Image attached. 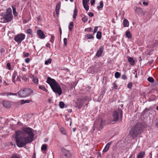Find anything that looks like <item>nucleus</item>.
<instances>
[{"label":"nucleus","mask_w":158,"mask_h":158,"mask_svg":"<svg viewBox=\"0 0 158 158\" xmlns=\"http://www.w3.org/2000/svg\"><path fill=\"white\" fill-rule=\"evenodd\" d=\"M22 130L16 131L13 135L17 146L19 148L23 147L33 141L34 136L32 129L29 127H23Z\"/></svg>","instance_id":"obj_1"},{"label":"nucleus","mask_w":158,"mask_h":158,"mask_svg":"<svg viewBox=\"0 0 158 158\" xmlns=\"http://www.w3.org/2000/svg\"><path fill=\"white\" fill-rule=\"evenodd\" d=\"M46 82L50 85L53 91L56 94H58L59 95L61 94V89L59 85L55 79L48 77Z\"/></svg>","instance_id":"obj_2"},{"label":"nucleus","mask_w":158,"mask_h":158,"mask_svg":"<svg viewBox=\"0 0 158 158\" xmlns=\"http://www.w3.org/2000/svg\"><path fill=\"white\" fill-rule=\"evenodd\" d=\"M140 126L139 125H136L131 129L130 134L133 137H136L141 132Z\"/></svg>","instance_id":"obj_3"},{"label":"nucleus","mask_w":158,"mask_h":158,"mask_svg":"<svg viewBox=\"0 0 158 158\" xmlns=\"http://www.w3.org/2000/svg\"><path fill=\"white\" fill-rule=\"evenodd\" d=\"M32 92L31 89L29 88H27L20 90L18 93L20 97L24 98L29 96Z\"/></svg>","instance_id":"obj_4"},{"label":"nucleus","mask_w":158,"mask_h":158,"mask_svg":"<svg viewBox=\"0 0 158 158\" xmlns=\"http://www.w3.org/2000/svg\"><path fill=\"white\" fill-rule=\"evenodd\" d=\"M105 125V121L102 118L97 119L94 125V127L98 129L99 130H101Z\"/></svg>","instance_id":"obj_5"},{"label":"nucleus","mask_w":158,"mask_h":158,"mask_svg":"<svg viewBox=\"0 0 158 158\" xmlns=\"http://www.w3.org/2000/svg\"><path fill=\"white\" fill-rule=\"evenodd\" d=\"M119 114H120V117L122 118L123 117V113L121 110H118V112L115 111L113 112V121H118Z\"/></svg>","instance_id":"obj_6"},{"label":"nucleus","mask_w":158,"mask_h":158,"mask_svg":"<svg viewBox=\"0 0 158 158\" xmlns=\"http://www.w3.org/2000/svg\"><path fill=\"white\" fill-rule=\"evenodd\" d=\"M13 17L5 14L3 17L0 19V22L2 23H7L10 22Z\"/></svg>","instance_id":"obj_7"},{"label":"nucleus","mask_w":158,"mask_h":158,"mask_svg":"<svg viewBox=\"0 0 158 158\" xmlns=\"http://www.w3.org/2000/svg\"><path fill=\"white\" fill-rule=\"evenodd\" d=\"M25 35L23 33H21L15 35L14 36V40L15 41L18 43H21V42L25 39Z\"/></svg>","instance_id":"obj_8"},{"label":"nucleus","mask_w":158,"mask_h":158,"mask_svg":"<svg viewBox=\"0 0 158 158\" xmlns=\"http://www.w3.org/2000/svg\"><path fill=\"white\" fill-rule=\"evenodd\" d=\"M61 151L63 154L66 158H71L72 157V154L69 150H67L64 148H62L61 149Z\"/></svg>","instance_id":"obj_9"},{"label":"nucleus","mask_w":158,"mask_h":158,"mask_svg":"<svg viewBox=\"0 0 158 158\" xmlns=\"http://www.w3.org/2000/svg\"><path fill=\"white\" fill-rule=\"evenodd\" d=\"M37 33L40 39H44L45 38V35L43 31L41 30H38L37 31Z\"/></svg>","instance_id":"obj_10"},{"label":"nucleus","mask_w":158,"mask_h":158,"mask_svg":"<svg viewBox=\"0 0 158 158\" xmlns=\"http://www.w3.org/2000/svg\"><path fill=\"white\" fill-rule=\"evenodd\" d=\"M103 51V48L101 47L99 48V49L98 51L96 56L97 57H99L101 56L102 52Z\"/></svg>","instance_id":"obj_11"},{"label":"nucleus","mask_w":158,"mask_h":158,"mask_svg":"<svg viewBox=\"0 0 158 158\" xmlns=\"http://www.w3.org/2000/svg\"><path fill=\"white\" fill-rule=\"evenodd\" d=\"M112 142H110L108 143L106 146H105L103 150V152H107L109 149L110 145L112 143Z\"/></svg>","instance_id":"obj_12"},{"label":"nucleus","mask_w":158,"mask_h":158,"mask_svg":"<svg viewBox=\"0 0 158 158\" xmlns=\"http://www.w3.org/2000/svg\"><path fill=\"white\" fill-rule=\"evenodd\" d=\"M128 61L131 65L132 66L134 65L135 61L133 58L131 57H129L128 59Z\"/></svg>","instance_id":"obj_13"},{"label":"nucleus","mask_w":158,"mask_h":158,"mask_svg":"<svg viewBox=\"0 0 158 158\" xmlns=\"http://www.w3.org/2000/svg\"><path fill=\"white\" fill-rule=\"evenodd\" d=\"M3 105L6 108H9L10 107V103L7 101H4L3 102Z\"/></svg>","instance_id":"obj_14"},{"label":"nucleus","mask_w":158,"mask_h":158,"mask_svg":"<svg viewBox=\"0 0 158 158\" xmlns=\"http://www.w3.org/2000/svg\"><path fill=\"white\" fill-rule=\"evenodd\" d=\"M60 3L58 4L56 6V14L57 15H59V11L60 8Z\"/></svg>","instance_id":"obj_15"},{"label":"nucleus","mask_w":158,"mask_h":158,"mask_svg":"<svg viewBox=\"0 0 158 158\" xmlns=\"http://www.w3.org/2000/svg\"><path fill=\"white\" fill-rule=\"evenodd\" d=\"M12 13V10L10 8H9L7 9L6 13L5 14L13 17Z\"/></svg>","instance_id":"obj_16"},{"label":"nucleus","mask_w":158,"mask_h":158,"mask_svg":"<svg viewBox=\"0 0 158 158\" xmlns=\"http://www.w3.org/2000/svg\"><path fill=\"white\" fill-rule=\"evenodd\" d=\"M123 25L124 27H128L129 25V23L127 20L125 19L123 21Z\"/></svg>","instance_id":"obj_17"},{"label":"nucleus","mask_w":158,"mask_h":158,"mask_svg":"<svg viewBox=\"0 0 158 158\" xmlns=\"http://www.w3.org/2000/svg\"><path fill=\"white\" fill-rule=\"evenodd\" d=\"M10 158H21L20 155L16 153L13 154Z\"/></svg>","instance_id":"obj_18"},{"label":"nucleus","mask_w":158,"mask_h":158,"mask_svg":"<svg viewBox=\"0 0 158 158\" xmlns=\"http://www.w3.org/2000/svg\"><path fill=\"white\" fill-rule=\"evenodd\" d=\"M39 88L40 89L42 90L45 92H47L48 90L46 89L44 85H40L39 86Z\"/></svg>","instance_id":"obj_19"},{"label":"nucleus","mask_w":158,"mask_h":158,"mask_svg":"<svg viewBox=\"0 0 158 158\" xmlns=\"http://www.w3.org/2000/svg\"><path fill=\"white\" fill-rule=\"evenodd\" d=\"M145 153L144 152H140L138 155L137 158H143L144 157Z\"/></svg>","instance_id":"obj_20"},{"label":"nucleus","mask_w":158,"mask_h":158,"mask_svg":"<svg viewBox=\"0 0 158 158\" xmlns=\"http://www.w3.org/2000/svg\"><path fill=\"white\" fill-rule=\"evenodd\" d=\"M31 101V100H23L21 101V104H23L25 103H29Z\"/></svg>","instance_id":"obj_21"},{"label":"nucleus","mask_w":158,"mask_h":158,"mask_svg":"<svg viewBox=\"0 0 158 158\" xmlns=\"http://www.w3.org/2000/svg\"><path fill=\"white\" fill-rule=\"evenodd\" d=\"M102 33L100 31H98L97 32L96 37L98 39H100L101 38Z\"/></svg>","instance_id":"obj_22"},{"label":"nucleus","mask_w":158,"mask_h":158,"mask_svg":"<svg viewBox=\"0 0 158 158\" xmlns=\"http://www.w3.org/2000/svg\"><path fill=\"white\" fill-rule=\"evenodd\" d=\"M73 22H71L69 26V31H71L73 28Z\"/></svg>","instance_id":"obj_23"},{"label":"nucleus","mask_w":158,"mask_h":158,"mask_svg":"<svg viewBox=\"0 0 158 158\" xmlns=\"http://www.w3.org/2000/svg\"><path fill=\"white\" fill-rule=\"evenodd\" d=\"M94 71V70L93 67H90L87 70V72L89 73H92Z\"/></svg>","instance_id":"obj_24"},{"label":"nucleus","mask_w":158,"mask_h":158,"mask_svg":"<svg viewBox=\"0 0 158 158\" xmlns=\"http://www.w3.org/2000/svg\"><path fill=\"white\" fill-rule=\"evenodd\" d=\"M32 81L35 84H37L38 83V79L36 77L33 76Z\"/></svg>","instance_id":"obj_25"},{"label":"nucleus","mask_w":158,"mask_h":158,"mask_svg":"<svg viewBox=\"0 0 158 158\" xmlns=\"http://www.w3.org/2000/svg\"><path fill=\"white\" fill-rule=\"evenodd\" d=\"M83 6L85 9L87 11L89 9V6L87 3H82Z\"/></svg>","instance_id":"obj_26"},{"label":"nucleus","mask_w":158,"mask_h":158,"mask_svg":"<svg viewBox=\"0 0 158 158\" xmlns=\"http://www.w3.org/2000/svg\"><path fill=\"white\" fill-rule=\"evenodd\" d=\"M126 36L128 38H131V35L129 31H127L126 32Z\"/></svg>","instance_id":"obj_27"},{"label":"nucleus","mask_w":158,"mask_h":158,"mask_svg":"<svg viewBox=\"0 0 158 158\" xmlns=\"http://www.w3.org/2000/svg\"><path fill=\"white\" fill-rule=\"evenodd\" d=\"M12 7L13 9V13L14 15L15 16H17V13L16 11V9L13 6H12Z\"/></svg>","instance_id":"obj_28"},{"label":"nucleus","mask_w":158,"mask_h":158,"mask_svg":"<svg viewBox=\"0 0 158 158\" xmlns=\"http://www.w3.org/2000/svg\"><path fill=\"white\" fill-rule=\"evenodd\" d=\"M114 76L116 78H118L120 77L121 74L118 72H116L114 74Z\"/></svg>","instance_id":"obj_29"},{"label":"nucleus","mask_w":158,"mask_h":158,"mask_svg":"<svg viewBox=\"0 0 158 158\" xmlns=\"http://www.w3.org/2000/svg\"><path fill=\"white\" fill-rule=\"evenodd\" d=\"M86 36L88 39H93L94 38L93 35L92 34H87L86 35Z\"/></svg>","instance_id":"obj_30"},{"label":"nucleus","mask_w":158,"mask_h":158,"mask_svg":"<svg viewBox=\"0 0 158 158\" xmlns=\"http://www.w3.org/2000/svg\"><path fill=\"white\" fill-rule=\"evenodd\" d=\"M77 12L76 9H75L74 10L73 12V18L74 19H75L77 16Z\"/></svg>","instance_id":"obj_31"},{"label":"nucleus","mask_w":158,"mask_h":158,"mask_svg":"<svg viewBox=\"0 0 158 158\" xmlns=\"http://www.w3.org/2000/svg\"><path fill=\"white\" fill-rule=\"evenodd\" d=\"M103 6V2L102 1L100 2V6H97V8L99 10V8H102Z\"/></svg>","instance_id":"obj_32"},{"label":"nucleus","mask_w":158,"mask_h":158,"mask_svg":"<svg viewBox=\"0 0 158 158\" xmlns=\"http://www.w3.org/2000/svg\"><path fill=\"white\" fill-rule=\"evenodd\" d=\"M52 62V60L51 59H49L45 62V64L46 65H48L50 64Z\"/></svg>","instance_id":"obj_33"},{"label":"nucleus","mask_w":158,"mask_h":158,"mask_svg":"<svg viewBox=\"0 0 158 158\" xmlns=\"http://www.w3.org/2000/svg\"><path fill=\"white\" fill-rule=\"evenodd\" d=\"M47 149V146L46 144H44L43 145L41 148L42 150L45 151Z\"/></svg>","instance_id":"obj_34"},{"label":"nucleus","mask_w":158,"mask_h":158,"mask_svg":"<svg viewBox=\"0 0 158 158\" xmlns=\"http://www.w3.org/2000/svg\"><path fill=\"white\" fill-rule=\"evenodd\" d=\"M60 131L61 133L64 135L66 134V131L65 130L63 127H61L60 128Z\"/></svg>","instance_id":"obj_35"},{"label":"nucleus","mask_w":158,"mask_h":158,"mask_svg":"<svg viewBox=\"0 0 158 158\" xmlns=\"http://www.w3.org/2000/svg\"><path fill=\"white\" fill-rule=\"evenodd\" d=\"M51 40H50V41L53 44V43L54 39H55V36L53 35H51Z\"/></svg>","instance_id":"obj_36"},{"label":"nucleus","mask_w":158,"mask_h":158,"mask_svg":"<svg viewBox=\"0 0 158 158\" xmlns=\"http://www.w3.org/2000/svg\"><path fill=\"white\" fill-rule=\"evenodd\" d=\"M60 107L61 108H63L64 106V104L62 102H60L59 104Z\"/></svg>","instance_id":"obj_37"},{"label":"nucleus","mask_w":158,"mask_h":158,"mask_svg":"<svg viewBox=\"0 0 158 158\" xmlns=\"http://www.w3.org/2000/svg\"><path fill=\"white\" fill-rule=\"evenodd\" d=\"M26 33L27 34L31 35L32 33V30L31 29H28L27 30Z\"/></svg>","instance_id":"obj_38"},{"label":"nucleus","mask_w":158,"mask_h":158,"mask_svg":"<svg viewBox=\"0 0 158 158\" xmlns=\"http://www.w3.org/2000/svg\"><path fill=\"white\" fill-rule=\"evenodd\" d=\"M88 18L87 16H84V17L82 18V20L84 23H85L88 20Z\"/></svg>","instance_id":"obj_39"},{"label":"nucleus","mask_w":158,"mask_h":158,"mask_svg":"<svg viewBox=\"0 0 158 158\" xmlns=\"http://www.w3.org/2000/svg\"><path fill=\"white\" fill-rule=\"evenodd\" d=\"M148 80L150 82H153L154 81L153 78L151 77H149L148 78Z\"/></svg>","instance_id":"obj_40"},{"label":"nucleus","mask_w":158,"mask_h":158,"mask_svg":"<svg viewBox=\"0 0 158 158\" xmlns=\"http://www.w3.org/2000/svg\"><path fill=\"white\" fill-rule=\"evenodd\" d=\"M78 109H80L81 107L83 105L82 103L78 104V102L76 103Z\"/></svg>","instance_id":"obj_41"},{"label":"nucleus","mask_w":158,"mask_h":158,"mask_svg":"<svg viewBox=\"0 0 158 158\" xmlns=\"http://www.w3.org/2000/svg\"><path fill=\"white\" fill-rule=\"evenodd\" d=\"M17 93H8L7 94V96L11 95L16 96V95H17Z\"/></svg>","instance_id":"obj_42"},{"label":"nucleus","mask_w":158,"mask_h":158,"mask_svg":"<svg viewBox=\"0 0 158 158\" xmlns=\"http://www.w3.org/2000/svg\"><path fill=\"white\" fill-rule=\"evenodd\" d=\"M92 30V28L91 27H89L87 28H85V31L89 32L91 31Z\"/></svg>","instance_id":"obj_43"},{"label":"nucleus","mask_w":158,"mask_h":158,"mask_svg":"<svg viewBox=\"0 0 158 158\" xmlns=\"http://www.w3.org/2000/svg\"><path fill=\"white\" fill-rule=\"evenodd\" d=\"M64 45L65 46H66L67 44V39L66 38H64Z\"/></svg>","instance_id":"obj_44"},{"label":"nucleus","mask_w":158,"mask_h":158,"mask_svg":"<svg viewBox=\"0 0 158 158\" xmlns=\"http://www.w3.org/2000/svg\"><path fill=\"white\" fill-rule=\"evenodd\" d=\"M23 53V56L24 57H27L29 56V53H25V52H24Z\"/></svg>","instance_id":"obj_45"},{"label":"nucleus","mask_w":158,"mask_h":158,"mask_svg":"<svg viewBox=\"0 0 158 158\" xmlns=\"http://www.w3.org/2000/svg\"><path fill=\"white\" fill-rule=\"evenodd\" d=\"M16 77V75L15 74H13L12 75V81L13 82H15V79Z\"/></svg>","instance_id":"obj_46"},{"label":"nucleus","mask_w":158,"mask_h":158,"mask_svg":"<svg viewBox=\"0 0 158 158\" xmlns=\"http://www.w3.org/2000/svg\"><path fill=\"white\" fill-rule=\"evenodd\" d=\"M113 87L112 88H114V89H116L117 87V86L116 84L115 83H113Z\"/></svg>","instance_id":"obj_47"},{"label":"nucleus","mask_w":158,"mask_h":158,"mask_svg":"<svg viewBox=\"0 0 158 158\" xmlns=\"http://www.w3.org/2000/svg\"><path fill=\"white\" fill-rule=\"evenodd\" d=\"M98 27H95L94 28V34L98 31Z\"/></svg>","instance_id":"obj_48"},{"label":"nucleus","mask_w":158,"mask_h":158,"mask_svg":"<svg viewBox=\"0 0 158 158\" xmlns=\"http://www.w3.org/2000/svg\"><path fill=\"white\" fill-rule=\"evenodd\" d=\"M132 86V83H129L128 84L127 87L128 88L131 89Z\"/></svg>","instance_id":"obj_49"},{"label":"nucleus","mask_w":158,"mask_h":158,"mask_svg":"<svg viewBox=\"0 0 158 158\" xmlns=\"http://www.w3.org/2000/svg\"><path fill=\"white\" fill-rule=\"evenodd\" d=\"M127 77L125 75H123L122 76V78L123 79H125L127 78Z\"/></svg>","instance_id":"obj_50"},{"label":"nucleus","mask_w":158,"mask_h":158,"mask_svg":"<svg viewBox=\"0 0 158 158\" xmlns=\"http://www.w3.org/2000/svg\"><path fill=\"white\" fill-rule=\"evenodd\" d=\"M135 154H131L129 158H135Z\"/></svg>","instance_id":"obj_51"},{"label":"nucleus","mask_w":158,"mask_h":158,"mask_svg":"<svg viewBox=\"0 0 158 158\" xmlns=\"http://www.w3.org/2000/svg\"><path fill=\"white\" fill-rule=\"evenodd\" d=\"M89 1V0H83L82 3H87Z\"/></svg>","instance_id":"obj_52"},{"label":"nucleus","mask_w":158,"mask_h":158,"mask_svg":"<svg viewBox=\"0 0 158 158\" xmlns=\"http://www.w3.org/2000/svg\"><path fill=\"white\" fill-rule=\"evenodd\" d=\"M95 0H91L90 3H91V5L92 6L94 5L95 3Z\"/></svg>","instance_id":"obj_53"},{"label":"nucleus","mask_w":158,"mask_h":158,"mask_svg":"<svg viewBox=\"0 0 158 158\" xmlns=\"http://www.w3.org/2000/svg\"><path fill=\"white\" fill-rule=\"evenodd\" d=\"M6 66H7V67H8V68L9 69H10V63H8L7 64Z\"/></svg>","instance_id":"obj_54"},{"label":"nucleus","mask_w":158,"mask_h":158,"mask_svg":"<svg viewBox=\"0 0 158 158\" xmlns=\"http://www.w3.org/2000/svg\"><path fill=\"white\" fill-rule=\"evenodd\" d=\"M89 16L90 17H92L94 16L92 12H89L88 14Z\"/></svg>","instance_id":"obj_55"},{"label":"nucleus","mask_w":158,"mask_h":158,"mask_svg":"<svg viewBox=\"0 0 158 158\" xmlns=\"http://www.w3.org/2000/svg\"><path fill=\"white\" fill-rule=\"evenodd\" d=\"M25 62L26 63H29L30 62V59L29 58H27V59H25Z\"/></svg>","instance_id":"obj_56"},{"label":"nucleus","mask_w":158,"mask_h":158,"mask_svg":"<svg viewBox=\"0 0 158 158\" xmlns=\"http://www.w3.org/2000/svg\"><path fill=\"white\" fill-rule=\"evenodd\" d=\"M140 10V8H136V9L135 10V12L137 13H139V11Z\"/></svg>","instance_id":"obj_57"},{"label":"nucleus","mask_w":158,"mask_h":158,"mask_svg":"<svg viewBox=\"0 0 158 158\" xmlns=\"http://www.w3.org/2000/svg\"><path fill=\"white\" fill-rule=\"evenodd\" d=\"M135 74V78H137V71H135L134 72V74Z\"/></svg>","instance_id":"obj_58"},{"label":"nucleus","mask_w":158,"mask_h":158,"mask_svg":"<svg viewBox=\"0 0 158 158\" xmlns=\"http://www.w3.org/2000/svg\"><path fill=\"white\" fill-rule=\"evenodd\" d=\"M46 46L47 47H49V48H50V44L49 43H47L46 45Z\"/></svg>","instance_id":"obj_59"},{"label":"nucleus","mask_w":158,"mask_h":158,"mask_svg":"<svg viewBox=\"0 0 158 158\" xmlns=\"http://www.w3.org/2000/svg\"><path fill=\"white\" fill-rule=\"evenodd\" d=\"M143 4L144 5H148V3L145 1H143Z\"/></svg>","instance_id":"obj_60"},{"label":"nucleus","mask_w":158,"mask_h":158,"mask_svg":"<svg viewBox=\"0 0 158 158\" xmlns=\"http://www.w3.org/2000/svg\"><path fill=\"white\" fill-rule=\"evenodd\" d=\"M5 51V50L4 48H2L0 49V52H4Z\"/></svg>","instance_id":"obj_61"},{"label":"nucleus","mask_w":158,"mask_h":158,"mask_svg":"<svg viewBox=\"0 0 158 158\" xmlns=\"http://www.w3.org/2000/svg\"><path fill=\"white\" fill-rule=\"evenodd\" d=\"M68 120H70V126H71V123H72V120H71V119H68Z\"/></svg>","instance_id":"obj_62"},{"label":"nucleus","mask_w":158,"mask_h":158,"mask_svg":"<svg viewBox=\"0 0 158 158\" xmlns=\"http://www.w3.org/2000/svg\"><path fill=\"white\" fill-rule=\"evenodd\" d=\"M60 35H61L62 34V31H61V28H60Z\"/></svg>","instance_id":"obj_63"},{"label":"nucleus","mask_w":158,"mask_h":158,"mask_svg":"<svg viewBox=\"0 0 158 158\" xmlns=\"http://www.w3.org/2000/svg\"><path fill=\"white\" fill-rule=\"evenodd\" d=\"M156 125L158 126V119H157V122L156 123Z\"/></svg>","instance_id":"obj_64"}]
</instances>
